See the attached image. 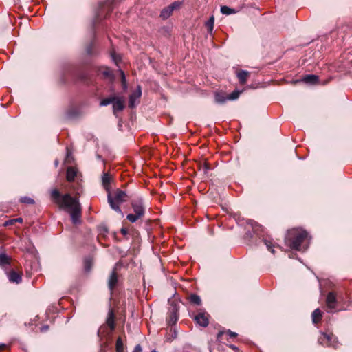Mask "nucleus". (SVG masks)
Instances as JSON below:
<instances>
[{"instance_id":"e433bc0d","label":"nucleus","mask_w":352,"mask_h":352,"mask_svg":"<svg viewBox=\"0 0 352 352\" xmlns=\"http://www.w3.org/2000/svg\"><path fill=\"white\" fill-rule=\"evenodd\" d=\"M121 233L124 235V236H126L127 234H128V230L126 228H122L120 230Z\"/></svg>"},{"instance_id":"f3484780","label":"nucleus","mask_w":352,"mask_h":352,"mask_svg":"<svg viewBox=\"0 0 352 352\" xmlns=\"http://www.w3.org/2000/svg\"><path fill=\"white\" fill-rule=\"evenodd\" d=\"M249 75L250 73L245 70H241L239 72H238L237 77L239 78L241 84L243 85L246 82Z\"/></svg>"},{"instance_id":"7c9ffc66","label":"nucleus","mask_w":352,"mask_h":352,"mask_svg":"<svg viewBox=\"0 0 352 352\" xmlns=\"http://www.w3.org/2000/svg\"><path fill=\"white\" fill-rule=\"evenodd\" d=\"M111 57L116 65L120 61L121 58L119 55H116L115 52L111 53Z\"/></svg>"},{"instance_id":"423d86ee","label":"nucleus","mask_w":352,"mask_h":352,"mask_svg":"<svg viewBox=\"0 0 352 352\" xmlns=\"http://www.w3.org/2000/svg\"><path fill=\"white\" fill-rule=\"evenodd\" d=\"M182 6V2L180 1H175L172 3L170 6L164 8L160 14V16L163 19H166L172 14L173 12L175 10H178Z\"/></svg>"},{"instance_id":"412c9836","label":"nucleus","mask_w":352,"mask_h":352,"mask_svg":"<svg viewBox=\"0 0 352 352\" xmlns=\"http://www.w3.org/2000/svg\"><path fill=\"white\" fill-rule=\"evenodd\" d=\"M116 99V96H111V97L104 98L101 100L100 104V106H107V105H109V104H113V101H115Z\"/></svg>"},{"instance_id":"f8f14e48","label":"nucleus","mask_w":352,"mask_h":352,"mask_svg":"<svg viewBox=\"0 0 352 352\" xmlns=\"http://www.w3.org/2000/svg\"><path fill=\"white\" fill-rule=\"evenodd\" d=\"M9 280L12 283H19L22 280L21 274L15 272L11 271L8 274Z\"/></svg>"},{"instance_id":"c756f323","label":"nucleus","mask_w":352,"mask_h":352,"mask_svg":"<svg viewBox=\"0 0 352 352\" xmlns=\"http://www.w3.org/2000/svg\"><path fill=\"white\" fill-rule=\"evenodd\" d=\"M120 73L122 85H123L124 87L126 88V76H125L124 72L122 70H120Z\"/></svg>"},{"instance_id":"ea45409f","label":"nucleus","mask_w":352,"mask_h":352,"mask_svg":"<svg viewBox=\"0 0 352 352\" xmlns=\"http://www.w3.org/2000/svg\"><path fill=\"white\" fill-rule=\"evenodd\" d=\"M173 319H174V322H175L177 320V317L175 316V315H174V317L172 318V320H173Z\"/></svg>"},{"instance_id":"c9c22d12","label":"nucleus","mask_w":352,"mask_h":352,"mask_svg":"<svg viewBox=\"0 0 352 352\" xmlns=\"http://www.w3.org/2000/svg\"><path fill=\"white\" fill-rule=\"evenodd\" d=\"M49 329V327L48 325H43L41 328V332H45L48 330Z\"/></svg>"},{"instance_id":"4c0bfd02","label":"nucleus","mask_w":352,"mask_h":352,"mask_svg":"<svg viewBox=\"0 0 352 352\" xmlns=\"http://www.w3.org/2000/svg\"><path fill=\"white\" fill-rule=\"evenodd\" d=\"M85 267L87 270H89L90 269V263L89 261H86Z\"/></svg>"},{"instance_id":"9d476101","label":"nucleus","mask_w":352,"mask_h":352,"mask_svg":"<svg viewBox=\"0 0 352 352\" xmlns=\"http://www.w3.org/2000/svg\"><path fill=\"white\" fill-rule=\"evenodd\" d=\"M118 282V276L115 270H113L108 280V286L110 290H113V288L117 285Z\"/></svg>"},{"instance_id":"6ab92c4d","label":"nucleus","mask_w":352,"mask_h":352,"mask_svg":"<svg viewBox=\"0 0 352 352\" xmlns=\"http://www.w3.org/2000/svg\"><path fill=\"white\" fill-rule=\"evenodd\" d=\"M312 321L314 323L318 322L322 318V312L319 309H316L312 313Z\"/></svg>"},{"instance_id":"4468645a","label":"nucleus","mask_w":352,"mask_h":352,"mask_svg":"<svg viewBox=\"0 0 352 352\" xmlns=\"http://www.w3.org/2000/svg\"><path fill=\"white\" fill-rule=\"evenodd\" d=\"M214 100L217 103L223 104L228 100V96L225 93L217 92L214 95Z\"/></svg>"},{"instance_id":"393cba45","label":"nucleus","mask_w":352,"mask_h":352,"mask_svg":"<svg viewBox=\"0 0 352 352\" xmlns=\"http://www.w3.org/2000/svg\"><path fill=\"white\" fill-rule=\"evenodd\" d=\"M214 16H212L206 22V27L208 28V30L209 32H212L213 28H214Z\"/></svg>"},{"instance_id":"4be33fe9","label":"nucleus","mask_w":352,"mask_h":352,"mask_svg":"<svg viewBox=\"0 0 352 352\" xmlns=\"http://www.w3.org/2000/svg\"><path fill=\"white\" fill-rule=\"evenodd\" d=\"M190 302L192 304L199 305L201 304V298L198 295L191 294L189 297Z\"/></svg>"},{"instance_id":"f704fd0d","label":"nucleus","mask_w":352,"mask_h":352,"mask_svg":"<svg viewBox=\"0 0 352 352\" xmlns=\"http://www.w3.org/2000/svg\"><path fill=\"white\" fill-rule=\"evenodd\" d=\"M227 333L230 336V338H235L237 336V334L235 332H232L230 330H228Z\"/></svg>"},{"instance_id":"aec40b11","label":"nucleus","mask_w":352,"mask_h":352,"mask_svg":"<svg viewBox=\"0 0 352 352\" xmlns=\"http://www.w3.org/2000/svg\"><path fill=\"white\" fill-rule=\"evenodd\" d=\"M10 263V258L3 253L0 254V265L4 266Z\"/></svg>"},{"instance_id":"473e14b6","label":"nucleus","mask_w":352,"mask_h":352,"mask_svg":"<svg viewBox=\"0 0 352 352\" xmlns=\"http://www.w3.org/2000/svg\"><path fill=\"white\" fill-rule=\"evenodd\" d=\"M14 222L22 223L23 222V219L22 218H17V219H12L11 221H10L9 223L10 224H12ZM7 224H8V223H7Z\"/></svg>"},{"instance_id":"cd10ccee","label":"nucleus","mask_w":352,"mask_h":352,"mask_svg":"<svg viewBox=\"0 0 352 352\" xmlns=\"http://www.w3.org/2000/svg\"><path fill=\"white\" fill-rule=\"evenodd\" d=\"M20 200H21V201L22 203L27 204H34V199H32V198L28 197H21Z\"/></svg>"},{"instance_id":"bb28decb","label":"nucleus","mask_w":352,"mask_h":352,"mask_svg":"<svg viewBox=\"0 0 352 352\" xmlns=\"http://www.w3.org/2000/svg\"><path fill=\"white\" fill-rule=\"evenodd\" d=\"M240 94H241V91H234L232 93L228 95V100H233L237 99L239 98Z\"/></svg>"},{"instance_id":"f03ea898","label":"nucleus","mask_w":352,"mask_h":352,"mask_svg":"<svg viewBox=\"0 0 352 352\" xmlns=\"http://www.w3.org/2000/svg\"><path fill=\"white\" fill-rule=\"evenodd\" d=\"M310 236L302 229L294 228L288 231L285 236V243L292 249L305 251L308 248Z\"/></svg>"},{"instance_id":"72a5a7b5","label":"nucleus","mask_w":352,"mask_h":352,"mask_svg":"<svg viewBox=\"0 0 352 352\" xmlns=\"http://www.w3.org/2000/svg\"><path fill=\"white\" fill-rule=\"evenodd\" d=\"M142 346H140V344H137L135 346L133 352H142Z\"/></svg>"},{"instance_id":"7ed1b4c3","label":"nucleus","mask_w":352,"mask_h":352,"mask_svg":"<svg viewBox=\"0 0 352 352\" xmlns=\"http://www.w3.org/2000/svg\"><path fill=\"white\" fill-rule=\"evenodd\" d=\"M129 197L125 191L120 189H116L113 192H109L107 195L108 203L111 208L116 212L123 213L120 208V205L128 201Z\"/></svg>"},{"instance_id":"6e6552de","label":"nucleus","mask_w":352,"mask_h":352,"mask_svg":"<svg viewBox=\"0 0 352 352\" xmlns=\"http://www.w3.org/2000/svg\"><path fill=\"white\" fill-rule=\"evenodd\" d=\"M141 95L142 91L140 87L139 86L138 89L135 91H133L129 96V107H135L136 101L140 98Z\"/></svg>"},{"instance_id":"2eb2a0df","label":"nucleus","mask_w":352,"mask_h":352,"mask_svg":"<svg viewBox=\"0 0 352 352\" xmlns=\"http://www.w3.org/2000/svg\"><path fill=\"white\" fill-rule=\"evenodd\" d=\"M107 324L111 330L115 329V316L112 310L109 311L108 314Z\"/></svg>"},{"instance_id":"a878e982","label":"nucleus","mask_w":352,"mask_h":352,"mask_svg":"<svg viewBox=\"0 0 352 352\" xmlns=\"http://www.w3.org/2000/svg\"><path fill=\"white\" fill-rule=\"evenodd\" d=\"M116 351L117 352H123L124 351L123 342L120 338H118L116 340Z\"/></svg>"},{"instance_id":"b1692460","label":"nucleus","mask_w":352,"mask_h":352,"mask_svg":"<svg viewBox=\"0 0 352 352\" xmlns=\"http://www.w3.org/2000/svg\"><path fill=\"white\" fill-rule=\"evenodd\" d=\"M221 12L222 14H226V15L236 13V11L234 9H232L226 6H223L221 7Z\"/></svg>"},{"instance_id":"9b49d317","label":"nucleus","mask_w":352,"mask_h":352,"mask_svg":"<svg viewBox=\"0 0 352 352\" xmlns=\"http://www.w3.org/2000/svg\"><path fill=\"white\" fill-rule=\"evenodd\" d=\"M124 107V105L123 98L116 97V99L115 100V101H113V110L114 114H116L117 111H122Z\"/></svg>"},{"instance_id":"dca6fc26","label":"nucleus","mask_w":352,"mask_h":352,"mask_svg":"<svg viewBox=\"0 0 352 352\" xmlns=\"http://www.w3.org/2000/svg\"><path fill=\"white\" fill-rule=\"evenodd\" d=\"M102 184H103V186L104 188H105L106 190L109 192V185H110V182H111V176L108 174V173H103V175H102Z\"/></svg>"},{"instance_id":"79ce46f5","label":"nucleus","mask_w":352,"mask_h":352,"mask_svg":"<svg viewBox=\"0 0 352 352\" xmlns=\"http://www.w3.org/2000/svg\"><path fill=\"white\" fill-rule=\"evenodd\" d=\"M151 352H157V351L155 350H153V351H151Z\"/></svg>"},{"instance_id":"2f4dec72","label":"nucleus","mask_w":352,"mask_h":352,"mask_svg":"<svg viewBox=\"0 0 352 352\" xmlns=\"http://www.w3.org/2000/svg\"><path fill=\"white\" fill-rule=\"evenodd\" d=\"M102 74L105 76V77H111L112 76V74H111V72L110 69H109L108 68H106L103 72H102Z\"/></svg>"},{"instance_id":"c85d7f7f","label":"nucleus","mask_w":352,"mask_h":352,"mask_svg":"<svg viewBox=\"0 0 352 352\" xmlns=\"http://www.w3.org/2000/svg\"><path fill=\"white\" fill-rule=\"evenodd\" d=\"M265 244L266 245L268 250L271 251V252L274 254V250L273 249V248L274 246L272 245V243L270 241L265 240Z\"/></svg>"},{"instance_id":"f257e3e1","label":"nucleus","mask_w":352,"mask_h":352,"mask_svg":"<svg viewBox=\"0 0 352 352\" xmlns=\"http://www.w3.org/2000/svg\"><path fill=\"white\" fill-rule=\"evenodd\" d=\"M51 197L60 208L67 210L70 213L72 222L74 224L80 222L81 206L76 199L72 197L69 194L61 195L56 189L52 191Z\"/></svg>"},{"instance_id":"20e7f679","label":"nucleus","mask_w":352,"mask_h":352,"mask_svg":"<svg viewBox=\"0 0 352 352\" xmlns=\"http://www.w3.org/2000/svg\"><path fill=\"white\" fill-rule=\"evenodd\" d=\"M134 214H129L126 219L131 223L137 221L142 218L145 213V208L142 200L135 201L131 203Z\"/></svg>"},{"instance_id":"1a4fd4ad","label":"nucleus","mask_w":352,"mask_h":352,"mask_svg":"<svg viewBox=\"0 0 352 352\" xmlns=\"http://www.w3.org/2000/svg\"><path fill=\"white\" fill-rule=\"evenodd\" d=\"M326 304L329 311L336 307V298L333 292H329L327 296Z\"/></svg>"},{"instance_id":"58836bf2","label":"nucleus","mask_w":352,"mask_h":352,"mask_svg":"<svg viewBox=\"0 0 352 352\" xmlns=\"http://www.w3.org/2000/svg\"><path fill=\"white\" fill-rule=\"evenodd\" d=\"M6 347V344H0V351Z\"/></svg>"},{"instance_id":"ddd939ff","label":"nucleus","mask_w":352,"mask_h":352,"mask_svg":"<svg viewBox=\"0 0 352 352\" xmlns=\"http://www.w3.org/2000/svg\"><path fill=\"white\" fill-rule=\"evenodd\" d=\"M77 169L74 167L70 166L67 170L66 178L69 182H73L77 175Z\"/></svg>"},{"instance_id":"a19ab883","label":"nucleus","mask_w":352,"mask_h":352,"mask_svg":"<svg viewBox=\"0 0 352 352\" xmlns=\"http://www.w3.org/2000/svg\"><path fill=\"white\" fill-rule=\"evenodd\" d=\"M87 53H88V54H91V51H90V50H89V49H88V50H87Z\"/></svg>"},{"instance_id":"a211bd4d","label":"nucleus","mask_w":352,"mask_h":352,"mask_svg":"<svg viewBox=\"0 0 352 352\" xmlns=\"http://www.w3.org/2000/svg\"><path fill=\"white\" fill-rule=\"evenodd\" d=\"M318 77L316 75L311 74V75H307L304 77L303 81L309 83V84H315L318 82Z\"/></svg>"},{"instance_id":"5701e85b","label":"nucleus","mask_w":352,"mask_h":352,"mask_svg":"<svg viewBox=\"0 0 352 352\" xmlns=\"http://www.w3.org/2000/svg\"><path fill=\"white\" fill-rule=\"evenodd\" d=\"M210 168V164L207 162H204L199 165V170L202 171L204 175H208Z\"/></svg>"},{"instance_id":"39448f33","label":"nucleus","mask_w":352,"mask_h":352,"mask_svg":"<svg viewBox=\"0 0 352 352\" xmlns=\"http://www.w3.org/2000/svg\"><path fill=\"white\" fill-rule=\"evenodd\" d=\"M318 342L325 346L337 348L338 342L336 338L332 333H322L318 338Z\"/></svg>"},{"instance_id":"0eeeda50","label":"nucleus","mask_w":352,"mask_h":352,"mask_svg":"<svg viewBox=\"0 0 352 352\" xmlns=\"http://www.w3.org/2000/svg\"><path fill=\"white\" fill-rule=\"evenodd\" d=\"M194 319L197 323L204 327H207L209 323L208 315L204 312H199L195 316Z\"/></svg>"}]
</instances>
